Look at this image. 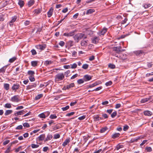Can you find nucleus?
Here are the masks:
<instances>
[{
    "label": "nucleus",
    "instance_id": "22",
    "mask_svg": "<svg viewBox=\"0 0 153 153\" xmlns=\"http://www.w3.org/2000/svg\"><path fill=\"white\" fill-rule=\"evenodd\" d=\"M144 114L145 115L150 116L152 115V113L149 111H146L144 112Z\"/></svg>",
    "mask_w": 153,
    "mask_h": 153
},
{
    "label": "nucleus",
    "instance_id": "40",
    "mask_svg": "<svg viewBox=\"0 0 153 153\" xmlns=\"http://www.w3.org/2000/svg\"><path fill=\"white\" fill-rule=\"evenodd\" d=\"M85 81L82 79H80L77 80V82L79 84H81L83 83Z\"/></svg>",
    "mask_w": 153,
    "mask_h": 153
},
{
    "label": "nucleus",
    "instance_id": "48",
    "mask_svg": "<svg viewBox=\"0 0 153 153\" xmlns=\"http://www.w3.org/2000/svg\"><path fill=\"white\" fill-rule=\"evenodd\" d=\"M108 67L109 68H111V69H114V68L115 67V65L111 64H110L108 65Z\"/></svg>",
    "mask_w": 153,
    "mask_h": 153
},
{
    "label": "nucleus",
    "instance_id": "14",
    "mask_svg": "<svg viewBox=\"0 0 153 153\" xmlns=\"http://www.w3.org/2000/svg\"><path fill=\"white\" fill-rule=\"evenodd\" d=\"M88 40H84V39L83 40L81 41V45L82 46H85L87 45H88Z\"/></svg>",
    "mask_w": 153,
    "mask_h": 153
},
{
    "label": "nucleus",
    "instance_id": "58",
    "mask_svg": "<svg viewBox=\"0 0 153 153\" xmlns=\"http://www.w3.org/2000/svg\"><path fill=\"white\" fill-rule=\"evenodd\" d=\"M59 126L57 125H56L53 127V129L54 130H55L59 129Z\"/></svg>",
    "mask_w": 153,
    "mask_h": 153
},
{
    "label": "nucleus",
    "instance_id": "41",
    "mask_svg": "<svg viewBox=\"0 0 153 153\" xmlns=\"http://www.w3.org/2000/svg\"><path fill=\"white\" fill-rule=\"evenodd\" d=\"M57 118V116L56 114H52L50 116V118L51 119H54Z\"/></svg>",
    "mask_w": 153,
    "mask_h": 153
},
{
    "label": "nucleus",
    "instance_id": "57",
    "mask_svg": "<svg viewBox=\"0 0 153 153\" xmlns=\"http://www.w3.org/2000/svg\"><path fill=\"white\" fill-rule=\"evenodd\" d=\"M75 112H72L70 113H68L66 115V116H70L74 114Z\"/></svg>",
    "mask_w": 153,
    "mask_h": 153
},
{
    "label": "nucleus",
    "instance_id": "27",
    "mask_svg": "<svg viewBox=\"0 0 153 153\" xmlns=\"http://www.w3.org/2000/svg\"><path fill=\"white\" fill-rule=\"evenodd\" d=\"M24 2L23 1L19 0L18 2V4L20 6V7H22L24 4Z\"/></svg>",
    "mask_w": 153,
    "mask_h": 153
},
{
    "label": "nucleus",
    "instance_id": "24",
    "mask_svg": "<svg viewBox=\"0 0 153 153\" xmlns=\"http://www.w3.org/2000/svg\"><path fill=\"white\" fill-rule=\"evenodd\" d=\"M70 140L69 139H66L65 141L62 143V146H63L64 147L65 146L70 142Z\"/></svg>",
    "mask_w": 153,
    "mask_h": 153
},
{
    "label": "nucleus",
    "instance_id": "3",
    "mask_svg": "<svg viewBox=\"0 0 153 153\" xmlns=\"http://www.w3.org/2000/svg\"><path fill=\"white\" fill-rule=\"evenodd\" d=\"M19 97V96L18 95L14 96L11 97L10 100L13 102H18L20 101Z\"/></svg>",
    "mask_w": 153,
    "mask_h": 153
},
{
    "label": "nucleus",
    "instance_id": "56",
    "mask_svg": "<svg viewBox=\"0 0 153 153\" xmlns=\"http://www.w3.org/2000/svg\"><path fill=\"white\" fill-rule=\"evenodd\" d=\"M39 117L41 118H45V115L43 113L39 115Z\"/></svg>",
    "mask_w": 153,
    "mask_h": 153
},
{
    "label": "nucleus",
    "instance_id": "10",
    "mask_svg": "<svg viewBox=\"0 0 153 153\" xmlns=\"http://www.w3.org/2000/svg\"><path fill=\"white\" fill-rule=\"evenodd\" d=\"M36 86V84L35 83H32L27 86L26 89L29 90L34 88Z\"/></svg>",
    "mask_w": 153,
    "mask_h": 153
},
{
    "label": "nucleus",
    "instance_id": "53",
    "mask_svg": "<svg viewBox=\"0 0 153 153\" xmlns=\"http://www.w3.org/2000/svg\"><path fill=\"white\" fill-rule=\"evenodd\" d=\"M139 139V138H133L131 140V143H133L137 142L138 139Z\"/></svg>",
    "mask_w": 153,
    "mask_h": 153
},
{
    "label": "nucleus",
    "instance_id": "28",
    "mask_svg": "<svg viewBox=\"0 0 153 153\" xmlns=\"http://www.w3.org/2000/svg\"><path fill=\"white\" fill-rule=\"evenodd\" d=\"M120 134L119 133H115L112 135V138L115 139L119 137Z\"/></svg>",
    "mask_w": 153,
    "mask_h": 153
},
{
    "label": "nucleus",
    "instance_id": "63",
    "mask_svg": "<svg viewBox=\"0 0 153 153\" xmlns=\"http://www.w3.org/2000/svg\"><path fill=\"white\" fill-rule=\"evenodd\" d=\"M78 76V75L77 74H76L74 75H73L71 77V79H74L76 77Z\"/></svg>",
    "mask_w": 153,
    "mask_h": 153
},
{
    "label": "nucleus",
    "instance_id": "13",
    "mask_svg": "<svg viewBox=\"0 0 153 153\" xmlns=\"http://www.w3.org/2000/svg\"><path fill=\"white\" fill-rule=\"evenodd\" d=\"M79 40L83 39V40L87 38V36L83 33H79Z\"/></svg>",
    "mask_w": 153,
    "mask_h": 153
},
{
    "label": "nucleus",
    "instance_id": "16",
    "mask_svg": "<svg viewBox=\"0 0 153 153\" xmlns=\"http://www.w3.org/2000/svg\"><path fill=\"white\" fill-rule=\"evenodd\" d=\"M17 19V17L15 16L12 17V19L9 22V25L10 26L13 25V23L16 21Z\"/></svg>",
    "mask_w": 153,
    "mask_h": 153
},
{
    "label": "nucleus",
    "instance_id": "29",
    "mask_svg": "<svg viewBox=\"0 0 153 153\" xmlns=\"http://www.w3.org/2000/svg\"><path fill=\"white\" fill-rule=\"evenodd\" d=\"M74 83H72L71 84L66 85V88L67 89V90L69 89L70 88H72L74 86Z\"/></svg>",
    "mask_w": 153,
    "mask_h": 153
},
{
    "label": "nucleus",
    "instance_id": "36",
    "mask_svg": "<svg viewBox=\"0 0 153 153\" xmlns=\"http://www.w3.org/2000/svg\"><path fill=\"white\" fill-rule=\"evenodd\" d=\"M28 74L30 75V76H34V75L35 74L34 72L32 71H29L27 72Z\"/></svg>",
    "mask_w": 153,
    "mask_h": 153
},
{
    "label": "nucleus",
    "instance_id": "44",
    "mask_svg": "<svg viewBox=\"0 0 153 153\" xmlns=\"http://www.w3.org/2000/svg\"><path fill=\"white\" fill-rule=\"evenodd\" d=\"M88 67V65L87 64H84L82 66V68L85 69H87Z\"/></svg>",
    "mask_w": 153,
    "mask_h": 153
},
{
    "label": "nucleus",
    "instance_id": "20",
    "mask_svg": "<svg viewBox=\"0 0 153 153\" xmlns=\"http://www.w3.org/2000/svg\"><path fill=\"white\" fill-rule=\"evenodd\" d=\"M42 11V9L41 8H38L34 10L33 12L36 15H38L41 13Z\"/></svg>",
    "mask_w": 153,
    "mask_h": 153
},
{
    "label": "nucleus",
    "instance_id": "6",
    "mask_svg": "<svg viewBox=\"0 0 153 153\" xmlns=\"http://www.w3.org/2000/svg\"><path fill=\"white\" fill-rule=\"evenodd\" d=\"M26 111H25L24 110H22L17 112L15 113L13 115L16 116L19 115H21L25 114L26 112Z\"/></svg>",
    "mask_w": 153,
    "mask_h": 153
},
{
    "label": "nucleus",
    "instance_id": "62",
    "mask_svg": "<svg viewBox=\"0 0 153 153\" xmlns=\"http://www.w3.org/2000/svg\"><path fill=\"white\" fill-rule=\"evenodd\" d=\"M52 63V62L51 61H46L45 62V63L46 65H48Z\"/></svg>",
    "mask_w": 153,
    "mask_h": 153
},
{
    "label": "nucleus",
    "instance_id": "64",
    "mask_svg": "<svg viewBox=\"0 0 153 153\" xmlns=\"http://www.w3.org/2000/svg\"><path fill=\"white\" fill-rule=\"evenodd\" d=\"M65 44V43L63 41H61L59 42V45L61 47L63 46Z\"/></svg>",
    "mask_w": 153,
    "mask_h": 153
},
{
    "label": "nucleus",
    "instance_id": "1",
    "mask_svg": "<svg viewBox=\"0 0 153 153\" xmlns=\"http://www.w3.org/2000/svg\"><path fill=\"white\" fill-rule=\"evenodd\" d=\"M113 51L114 52L113 53V55H114L115 56L118 57L119 54L121 53V51L120 49L117 47H114L113 48Z\"/></svg>",
    "mask_w": 153,
    "mask_h": 153
},
{
    "label": "nucleus",
    "instance_id": "42",
    "mask_svg": "<svg viewBox=\"0 0 153 153\" xmlns=\"http://www.w3.org/2000/svg\"><path fill=\"white\" fill-rule=\"evenodd\" d=\"M23 125L25 127L29 128L30 127L29 124L27 123H24L23 124Z\"/></svg>",
    "mask_w": 153,
    "mask_h": 153
},
{
    "label": "nucleus",
    "instance_id": "34",
    "mask_svg": "<svg viewBox=\"0 0 153 153\" xmlns=\"http://www.w3.org/2000/svg\"><path fill=\"white\" fill-rule=\"evenodd\" d=\"M7 66H4L0 69V73H4L5 72V69L7 68Z\"/></svg>",
    "mask_w": 153,
    "mask_h": 153
},
{
    "label": "nucleus",
    "instance_id": "7",
    "mask_svg": "<svg viewBox=\"0 0 153 153\" xmlns=\"http://www.w3.org/2000/svg\"><path fill=\"white\" fill-rule=\"evenodd\" d=\"M107 29L106 28H103L98 33V34L100 36L104 35L107 31Z\"/></svg>",
    "mask_w": 153,
    "mask_h": 153
},
{
    "label": "nucleus",
    "instance_id": "38",
    "mask_svg": "<svg viewBox=\"0 0 153 153\" xmlns=\"http://www.w3.org/2000/svg\"><path fill=\"white\" fill-rule=\"evenodd\" d=\"M28 78L31 82L34 81L35 80L34 76H29Z\"/></svg>",
    "mask_w": 153,
    "mask_h": 153
},
{
    "label": "nucleus",
    "instance_id": "45",
    "mask_svg": "<svg viewBox=\"0 0 153 153\" xmlns=\"http://www.w3.org/2000/svg\"><path fill=\"white\" fill-rule=\"evenodd\" d=\"M117 114V112L116 111H115L113 112L111 115V117L112 118H114L115 117Z\"/></svg>",
    "mask_w": 153,
    "mask_h": 153
},
{
    "label": "nucleus",
    "instance_id": "26",
    "mask_svg": "<svg viewBox=\"0 0 153 153\" xmlns=\"http://www.w3.org/2000/svg\"><path fill=\"white\" fill-rule=\"evenodd\" d=\"M34 0H30L27 3V5L30 7L34 3Z\"/></svg>",
    "mask_w": 153,
    "mask_h": 153
},
{
    "label": "nucleus",
    "instance_id": "43",
    "mask_svg": "<svg viewBox=\"0 0 153 153\" xmlns=\"http://www.w3.org/2000/svg\"><path fill=\"white\" fill-rule=\"evenodd\" d=\"M93 11H94L93 10H92V9H89L87 11L86 14H89L91 13H92Z\"/></svg>",
    "mask_w": 153,
    "mask_h": 153
},
{
    "label": "nucleus",
    "instance_id": "32",
    "mask_svg": "<svg viewBox=\"0 0 153 153\" xmlns=\"http://www.w3.org/2000/svg\"><path fill=\"white\" fill-rule=\"evenodd\" d=\"M43 96V94H39L35 97V100H38L42 97Z\"/></svg>",
    "mask_w": 153,
    "mask_h": 153
},
{
    "label": "nucleus",
    "instance_id": "39",
    "mask_svg": "<svg viewBox=\"0 0 153 153\" xmlns=\"http://www.w3.org/2000/svg\"><path fill=\"white\" fill-rule=\"evenodd\" d=\"M31 146V147L33 149L37 148L39 146V145L34 144H32Z\"/></svg>",
    "mask_w": 153,
    "mask_h": 153
},
{
    "label": "nucleus",
    "instance_id": "5",
    "mask_svg": "<svg viewBox=\"0 0 153 153\" xmlns=\"http://www.w3.org/2000/svg\"><path fill=\"white\" fill-rule=\"evenodd\" d=\"M20 87V85L18 83L14 84L13 85L12 87V89L15 92Z\"/></svg>",
    "mask_w": 153,
    "mask_h": 153
},
{
    "label": "nucleus",
    "instance_id": "25",
    "mask_svg": "<svg viewBox=\"0 0 153 153\" xmlns=\"http://www.w3.org/2000/svg\"><path fill=\"white\" fill-rule=\"evenodd\" d=\"M74 40L77 42H78L79 40L78 34H77L74 35Z\"/></svg>",
    "mask_w": 153,
    "mask_h": 153
},
{
    "label": "nucleus",
    "instance_id": "19",
    "mask_svg": "<svg viewBox=\"0 0 153 153\" xmlns=\"http://www.w3.org/2000/svg\"><path fill=\"white\" fill-rule=\"evenodd\" d=\"M73 45V41L71 40L69 41L66 43V47L70 48Z\"/></svg>",
    "mask_w": 153,
    "mask_h": 153
},
{
    "label": "nucleus",
    "instance_id": "15",
    "mask_svg": "<svg viewBox=\"0 0 153 153\" xmlns=\"http://www.w3.org/2000/svg\"><path fill=\"white\" fill-rule=\"evenodd\" d=\"M74 35V32L73 31H71L68 33H64L63 34V36L67 37L71 36Z\"/></svg>",
    "mask_w": 153,
    "mask_h": 153
},
{
    "label": "nucleus",
    "instance_id": "2",
    "mask_svg": "<svg viewBox=\"0 0 153 153\" xmlns=\"http://www.w3.org/2000/svg\"><path fill=\"white\" fill-rule=\"evenodd\" d=\"M64 78V76L63 73H59L57 74L55 76V79L56 81H61Z\"/></svg>",
    "mask_w": 153,
    "mask_h": 153
},
{
    "label": "nucleus",
    "instance_id": "12",
    "mask_svg": "<svg viewBox=\"0 0 153 153\" xmlns=\"http://www.w3.org/2000/svg\"><path fill=\"white\" fill-rule=\"evenodd\" d=\"M99 39L97 37H94L91 38L92 43L94 44H97L98 43Z\"/></svg>",
    "mask_w": 153,
    "mask_h": 153
},
{
    "label": "nucleus",
    "instance_id": "59",
    "mask_svg": "<svg viewBox=\"0 0 153 153\" xmlns=\"http://www.w3.org/2000/svg\"><path fill=\"white\" fill-rule=\"evenodd\" d=\"M10 146H9L7 149L5 151L4 153H8L10 152Z\"/></svg>",
    "mask_w": 153,
    "mask_h": 153
},
{
    "label": "nucleus",
    "instance_id": "47",
    "mask_svg": "<svg viewBox=\"0 0 153 153\" xmlns=\"http://www.w3.org/2000/svg\"><path fill=\"white\" fill-rule=\"evenodd\" d=\"M69 106L68 105H67L65 107H63L62 108V110L63 111H65L69 108Z\"/></svg>",
    "mask_w": 153,
    "mask_h": 153
},
{
    "label": "nucleus",
    "instance_id": "55",
    "mask_svg": "<svg viewBox=\"0 0 153 153\" xmlns=\"http://www.w3.org/2000/svg\"><path fill=\"white\" fill-rule=\"evenodd\" d=\"M112 84V82L111 81H110L108 82H106L105 84L106 86H109L111 85Z\"/></svg>",
    "mask_w": 153,
    "mask_h": 153
},
{
    "label": "nucleus",
    "instance_id": "50",
    "mask_svg": "<svg viewBox=\"0 0 153 153\" xmlns=\"http://www.w3.org/2000/svg\"><path fill=\"white\" fill-rule=\"evenodd\" d=\"M23 129V126L22 125H19L17 126L16 128V129L17 130H21Z\"/></svg>",
    "mask_w": 153,
    "mask_h": 153
},
{
    "label": "nucleus",
    "instance_id": "23",
    "mask_svg": "<svg viewBox=\"0 0 153 153\" xmlns=\"http://www.w3.org/2000/svg\"><path fill=\"white\" fill-rule=\"evenodd\" d=\"M135 53L136 55L137 56H141L143 53H144V52L143 51H136L135 52Z\"/></svg>",
    "mask_w": 153,
    "mask_h": 153
},
{
    "label": "nucleus",
    "instance_id": "61",
    "mask_svg": "<svg viewBox=\"0 0 153 153\" xmlns=\"http://www.w3.org/2000/svg\"><path fill=\"white\" fill-rule=\"evenodd\" d=\"M129 127L127 125H125L124 126L123 130L124 131H126L128 129Z\"/></svg>",
    "mask_w": 153,
    "mask_h": 153
},
{
    "label": "nucleus",
    "instance_id": "21",
    "mask_svg": "<svg viewBox=\"0 0 153 153\" xmlns=\"http://www.w3.org/2000/svg\"><path fill=\"white\" fill-rule=\"evenodd\" d=\"M53 9L51 8H50L49 11L48 12V17H51L52 14Z\"/></svg>",
    "mask_w": 153,
    "mask_h": 153
},
{
    "label": "nucleus",
    "instance_id": "35",
    "mask_svg": "<svg viewBox=\"0 0 153 153\" xmlns=\"http://www.w3.org/2000/svg\"><path fill=\"white\" fill-rule=\"evenodd\" d=\"M108 129V128L106 127L103 128L101 129L100 131V132L101 133L104 132Z\"/></svg>",
    "mask_w": 153,
    "mask_h": 153
},
{
    "label": "nucleus",
    "instance_id": "9",
    "mask_svg": "<svg viewBox=\"0 0 153 153\" xmlns=\"http://www.w3.org/2000/svg\"><path fill=\"white\" fill-rule=\"evenodd\" d=\"M36 48L38 49H40L41 50H43L46 48V45H38L36 46Z\"/></svg>",
    "mask_w": 153,
    "mask_h": 153
},
{
    "label": "nucleus",
    "instance_id": "54",
    "mask_svg": "<svg viewBox=\"0 0 153 153\" xmlns=\"http://www.w3.org/2000/svg\"><path fill=\"white\" fill-rule=\"evenodd\" d=\"M31 52L32 53V55H35L37 53L36 51L34 49H32L31 50Z\"/></svg>",
    "mask_w": 153,
    "mask_h": 153
},
{
    "label": "nucleus",
    "instance_id": "37",
    "mask_svg": "<svg viewBox=\"0 0 153 153\" xmlns=\"http://www.w3.org/2000/svg\"><path fill=\"white\" fill-rule=\"evenodd\" d=\"M16 57L15 56L13 57L12 58L10 59L9 60V62L10 63L13 62L14 61H15L16 59Z\"/></svg>",
    "mask_w": 153,
    "mask_h": 153
},
{
    "label": "nucleus",
    "instance_id": "49",
    "mask_svg": "<svg viewBox=\"0 0 153 153\" xmlns=\"http://www.w3.org/2000/svg\"><path fill=\"white\" fill-rule=\"evenodd\" d=\"M71 68H76L77 65L76 63H74L72 65H71Z\"/></svg>",
    "mask_w": 153,
    "mask_h": 153
},
{
    "label": "nucleus",
    "instance_id": "17",
    "mask_svg": "<svg viewBox=\"0 0 153 153\" xmlns=\"http://www.w3.org/2000/svg\"><path fill=\"white\" fill-rule=\"evenodd\" d=\"M45 134H43L40 135L39 137H38L39 140L43 141L44 140L45 142Z\"/></svg>",
    "mask_w": 153,
    "mask_h": 153
},
{
    "label": "nucleus",
    "instance_id": "4",
    "mask_svg": "<svg viewBox=\"0 0 153 153\" xmlns=\"http://www.w3.org/2000/svg\"><path fill=\"white\" fill-rule=\"evenodd\" d=\"M151 100L152 97L151 96H149L148 97L142 99L140 102L142 103H144L147 102L149 101H151Z\"/></svg>",
    "mask_w": 153,
    "mask_h": 153
},
{
    "label": "nucleus",
    "instance_id": "46",
    "mask_svg": "<svg viewBox=\"0 0 153 153\" xmlns=\"http://www.w3.org/2000/svg\"><path fill=\"white\" fill-rule=\"evenodd\" d=\"M4 107L7 108H10L11 107V106L10 103H6L5 104Z\"/></svg>",
    "mask_w": 153,
    "mask_h": 153
},
{
    "label": "nucleus",
    "instance_id": "8",
    "mask_svg": "<svg viewBox=\"0 0 153 153\" xmlns=\"http://www.w3.org/2000/svg\"><path fill=\"white\" fill-rule=\"evenodd\" d=\"M92 77L91 76L86 74L84 76L83 79L85 81H88L91 79Z\"/></svg>",
    "mask_w": 153,
    "mask_h": 153
},
{
    "label": "nucleus",
    "instance_id": "33",
    "mask_svg": "<svg viewBox=\"0 0 153 153\" xmlns=\"http://www.w3.org/2000/svg\"><path fill=\"white\" fill-rule=\"evenodd\" d=\"M10 85L9 84L7 83L4 84V88L6 90H8L9 89Z\"/></svg>",
    "mask_w": 153,
    "mask_h": 153
},
{
    "label": "nucleus",
    "instance_id": "11",
    "mask_svg": "<svg viewBox=\"0 0 153 153\" xmlns=\"http://www.w3.org/2000/svg\"><path fill=\"white\" fill-rule=\"evenodd\" d=\"M99 115H95L93 116V118L94 121H97L102 119L101 117H99Z\"/></svg>",
    "mask_w": 153,
    "mask_h": 153
},
{
    "label": "nucleus",
    "instance_id": "31",
    "mask_svg": "<svg viewBox=\"0 0 153 153\" xmlns=\"http://www.w3.org/2000/svg\"><path fill=\"white\" fill-rule=\"evenodd\" d=\"M13 111L11 110H6L4 113V114L5 116L8 115L12 113Z\"/></svg>",
    "mask_w": 153,
    "mask_h": 153
},
{
    "label": "nucleus",
    "instance_id": "60",
    "mask_svg": "<svg viewBox=\"0 0 153 153\" xmlns=\"http://www.w3.org/2000/svg\"><path fill=\"white\" fill-rule=\"evenodd\" d=\"M146 149L148 152H150L152 151V149L150 147L146 148Z\"/></svg>",
    "mask_w": 153,
    "mask_h": 153
},
{
    "label": "nucleus",
    "instance_id": "18",
    "mask_svg": "<svg viewBox=\"0 0 153 153\" xmlns=\"http://www.w3.org/2000/svg\"><path fill=\"white\" fill-rule=\"evenodd\" d=\"M52 137H53L52 135L51 134H48L47 135L46 137L45 138V142L47 141H48V140H51L52 139Z\"/></svg>",
    "mask_w": 153,
    "mask_h": 153
},
{
    "label": "nucleus",
    "instance_id": "52",
    "mask_svg": "<svg viewBox=\"0 0 153 153\" xmlns=\"http://www.w3.org/2000/svg\"><path fill=\"white\" fill-rule=\"evenodd\" d=\"M60 135L59 134H55L54 136V139H57L60 137Z\"/></svg>",
    "mask_w": 153,
    "mask_h": 153
},
{
    "label": "nucleus",
    "instance_id": "51",
    "mask_svg": "<svg viewBox=\"0 0 153 153\" xmlns=\"http://www.w3.org/2000/svg\"><path fill=\"white\" fill-rule=\"evenodd\" d=\"M86 117V116L85 115H83L81 117H79L78 119L79 120H82L85 119Z\"/></svg>",
    "mask_w": 153,
    "mask_h": 153
},
{
    "label": "nucleus",
    "instance_id": "30",
    "mask_svg": "<svg viewBox=\"0 0 153 153\" xmlns=\"http://www.w3.org/2000/svg\"><path fill=\"white\" fill-rule=\"evenodd\" d=\"M38 61H32L31 62V65L33 67H36L37 66Z\"/></svg>",
    "mask_w": 153,
    "mask_h": 153
}]
</instances>
